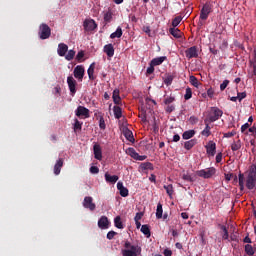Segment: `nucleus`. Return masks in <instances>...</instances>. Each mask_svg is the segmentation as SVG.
<instances>
[{"mask_svg":"<svg viewBox=\"0 0 256 256\" xmlns=\"http://www.w3.org/2000/svg\"><path fill=\"white\" fill-rule=\"evenodd\" d=\"M246 187L250 191H252V189H256V165L255 164L251 165L248 171V175L246 177Z\"/></svg>","mask_w":256,"mask_h":256,"instance_id":"f257e3e1","label":"nucleus"},{"mask_svg":"<svg viewBox=\"0 0 256 256\" xmlns=\"http://www.w3.org/2000/svg\"><path fill=\"white\" fill-rule=\"evenodd\" d=\"M211 13H213V2L208 1L203 5L202 9L200 10V21H207Z\"/></svg>","mask_w":256,"mask_h":256,"instance_id":"f03ea898","label":"nucleus"},{"mask_svg":"<svg viewBox=\"0 0 256 256\" xmlns=\"http://www.w3.org/2000/svg\"><path fill=\"white\" fill-rule=\"evenodd\" d=\"M125 250L122 251L123 256H137L139 253V247L131 245V242L126 241L124 244Z\"/></svg>","mask_w":256,"mask_h":256,"instance_id":"7ed1b4c3","label":"nucleus"},{"mask_svg":"<svg viewBox=\"0 0 256 256\" xmlns=\"http://www.w3.org/2000/svg\"><path fill=\"white\" fill-rule=\"evenodd\" d=\"M175 96L171 94L170 96H164L163 103L166 105L165 111L166 113H173L175 111V106L173 103H175Z\"/></svg>","mask_w":256,"mask_h":256,"instance_id":"20e7f679","label":"nucleus"},{"mask_svg":"<svg viewBox=\"0 0 256 256\" xmlns=\"http://www.w3.org/2000/svg\"><path fill=\"white\" fill-rule=\"evenodd\" d=\"M223 117V110L217 108V107H212L211 112L208 116V122L209 123H215V121H219V118Z\"/></svg>","mask_w":256,"mask_h":256,"instance_id":"39448f33","label":"nucleus"},{"mask_svg":"<svg viewBox=\"0 0 256 256\" xmlns=\"http://www.w3.org/2000/svg\"><path fill=\"white\" fill-rule=\"evenodd\" d=\"M38 35L42 40L49 39L51 37V27L46 23L40 24Z\"/></svg>","mask_w":256,"mask_h":256,"instance_id":"423d86ee","label":"nucleus"},{"mask_svg":"<svg viewBox=\"0 0 256 256\" xmlns=\"http://www.w3.org/2000/svg\"><path fill=\"white\" fill-rule=\"evenodd\" d=\"M215 173H217V169H215V167H210V168L198 170L196 172V175H198V177H203V179H211V177H213Z\"/></svg>","mask_w":256,"mask_h":256,"instance_id":"0eeeda50","label":"nucleus"},{"mask_svg":"<svg viewBox=\"0 0 256 256\" xmlns=\"http://www.w3.org/2000/svg\"><path fill=\"white\" fill-rule=\"evenodd\" d=\"M84 209H89V211H95L97 209V205L93 202V197L86 196L82 202Z\"/></svg>","mask_w":256,"mask_h":256,"instance_id":"6e6552de","label":"nucleus"},{"mask_svg":"<svg viewBox=\"0 0 256 256\" xmlns=\"http://www.w3.org/2000/svg\"><path fill=\"white\" fill-rule=\"evenodd\" d=\"M76 117L84 118V119H89V109L85 108L84 106H78L76 111H75Z\"/></svg>","mask_w":256,"mask_h":256,"instance_id":"1a4fd4ad","label":"nucleus"},{"mask_svg":"<svg viewBox=\"0 0 256 256\" xmlns=\"http://www.w3.org/2000/svg\"><path fill=\"white\" fill-rule=\"evenodd\" d=\"M187 59H197L199 57V51L197 46H192L185 51Z\"/></svg>","mask_w":256,"mask_h":256,"instance_id":"9d476101","label":"nucleus"},{"mask_svg":"<svg viewBox=\"0 0 256 256\" xmlns=\"http://www.w3.org/2000/svg\"><path fill=\"white\" fill-rule=\"evenodd\" d=\"M67 84L71 95H75V93H77V81L75 78H73V76H68Z\"/></svg>","mask_w":256,"mask_h":256,"instance_id":"9b49d317","label":"nucleus"},{"mask_svg":"<svg viewBox=\"0 0 256 256\" xmlns=\"http://www.w3.org/2000/svg\"><path fill=\"white\" fill-rule=\"evenodd\" d=\"M74 77L79 81H83V77H85V68L83 65H78L74 68Z\"/></svg>","mask_w":256,"mask_h":256,"instance_id":"f8f14e48","label":"nucleus"},{"mask_svg":"<svg viewBox=\"0 0 256 256\" xmlns=\"http://www.w3.org/2000/svg\"><path fill=\"white\" fill-rule=\"evenodd\" d=\"M205 147L207 155L210 157H215V154L217 153V144H215L213 141H209Z\"/></svg>","mask_w":256,"mask_h":256,"instance_id":"ddd939ff","label":"nucleus"},{"mask_svg":"<svg viewBox=\"0 0 256 256\" xmlns=\"http://www.w3.org/2000/svg\"><path fill=\"white\" fill-rule=\"evenodd\" d=\"M83 27L85 31H95L97 29V23L93 19L85 20Z\"/></svg>","mask_w":256,"mask_h":256,"instance_id":"4468645a","label":"nucleus"},{"mask_svg":"<svg viewBox=\"0 0 256 256\" xmlns=\"http://www.w3.org/2000/svg\"><path fill=\"white\" fill-rule=\"evenodd\" d=\"M93 151H94V158L97 159V161H101V159H103V151L101 150V145L94 144Z\"/></svg>","mask_w":256,"mask_h":256,"instance_id":"2eb2a0df","label":"nucleus"},{"mask_svg":"<svg viewBox=\"0 0 256 256\" xmlns=\"http://www.w3.org/2000/svg\"><path fill=\"white\" fill-rule=\"evenodd\" d=\"M109 218L107 216H101L98 220V227L99 229H109Z\"/></svg>","mask_w":256,"mask_h":256,"instance_id":"dca6fc26","label":"nucleus"},{"mask_svg":"<svg viewBox=\"0 0 256 256\" xmlns=\"http://www.w3.org/2000/svg\"><path fill=\"white\" fill-rule=\"evenodd\" d=\"M67 51H69V46H67V44L60 43L58 45L57 53L60 57H65V55H67Z\"/></svg>","mask_w":256,"mask_h":256,"instance_id":"f3484780","label":"nucleus"},{"mask_svg":"<svg viewBox=\"0 0 256 256\" xmlns=\"http://www.w3.org/2000/svg\"><path fill=\"white\" fill-rule=\"evenodd\" d=\"M117 189H118V191H120L121 197H129V189H127L123 185V182H118L117 183Z\"/></svg>","mask_w":256,"mask_h":256,"instance_id":"a211bd4d","label":"nucleus"},{"mask_svg":"<svg viewBox=\"0 0 256 256\" xmlns=\"http://www.w3.org/2000/svg\"><path fill=\"white\" fill-rule=\"evenodd\" d=\"M123 135L130 143H135V137H133V132L129 128H123Z\"/></svg>","mask_w":256,"mask_h":256,"instance_id":"6ab92c4d","label":"nucleus"},{"mask_svg":"<svg viewBox=\"0 0 256 256\" xmlns=\"http://www.w3.org/2000/svg\"><path fill=\"white\" fill-rule=\"evenodd\" d=\"M104 53H106L107 57H113L115 55V48L113 44H107L104 46Z\"/></svg>","mask_w":256,"mask_h":256,"instance_id":"aec40b11","label":"nucleus"},{"mask_svg":"<svg viewBox=\"0 0 256 256\" xmlns=\"http://www.w3.org/2000/svg\"><path fill=\"white\" fill-rule=\"evenodd\" d=\"M104 177H105L106 183L115 184L116 182L119 181V176H117V175L111 176V175L109 174V172H106L105 175H104Z\"/></svg>","mask_w":256,"mask_h":256,"instance_id":"412c9836","label":"nucleus"},{"mask_svg":"<svg viewBox=\"0 0 256 256\" xmlns=\"http://www.w3.org/2000/svg\"><path fill=\"white\" fill-rule=\"evenodd\" d=\"M119 89H114L112 99L115 105H121V96L119 95Z\"/></svg>","mask_w":256,"mask_h":256,"instance_id":"4be33fe9","label":"nucleus"},{"mask_svg":"<svg viewBox=\"0 0 256 256\" xmlns=\"http://www.w3.org/2000/svg\"><path fill=\"white\" fill-rule=\"evenodd\" d=\"M204 123L206 126L204 130L201 132V135H203L204 137H209L211 135V126H209V119H205Z\"/></svg>","mask_w":256,"mask_h":256,"instance_id":"5701e85b","label":"nucleus"},{"mask_svg":"<svg viewBox=\"0 0 256 256\" xmlns=\"http://www.w3.org/2000/svg\"><path fill=\"white\" fill-rule=\"evenodd\" d=\"M63 167V158L57 160L56 164L54 165V174L59 175L61 173V169Z\"/></svg>","mask_w":256,"mask_h":256,"instance_id":"b1692460","label":"nucleus"},{"mask_svg":"<svg viewBox=\"0 0 256 256\" xmlns=\"http://www.w3.org/2000/svg\"><path fill=\"white\" fill-rule=\"evenodd\" d=\"M169 33H170V35H172V37H175V39H181V37L183 35L181 30H179L178 28H170Z\"/></svg>","mask_w":256,"mask_h":256,"instance_id":"393cba45","label":"nucleus"},{"mask_svg":"<svg viewBox=\"0 0 256 256\" xmlns=\"http://www.w3.org/2000/svg\"><path fill=\"white\" fill-rule=\"evenodd\" d=\"M121 37H123V29H121V26H118L116 31L110 35V39H121Z\"/></svg>","mask_w":256,"mask_h":256,"instance_id":"a878e982","label":"nucleus"},{"mask_svg":"<svg viewBox=\"0 0 256 256\" xmlns=\"http://www.w3.org/2000/svg\"><path fill=\"white\" fill-rule=\"evenodd\" d=\"M164 61H167V56L157 57L151 60L150 63L154 65V67H157V65H162Z\"/></svg>","mask_w":256,"mask_h":256,"instance_id":"bb28decb","label":"nucleus"},{"mask_svg":"<svg viewBox=\"0 0 256 256\" xmlns=\"http://www.w3.org/2000/svg\"><path fill=\"white\" fill-rule=\"evenodd\" d=\"M197 145V139H191L189 141H186L184 143V148L187 150V151H191V149H193L194 146Z\"/></svg>","mask_w":256,"mask_h":256,"instance_id":"cd10ccee","label":"nucleus"},{"mask_svg":"<svg viewBox=\"0 0 256 256\" xmlns=\"http://www.w3.org/2000/svg\"><path fill=\"white\" fill-rule=\"evenodd\" d=\"M111 21H113V12L108 10L107 12H104V23L107 25L108 23H111Z\"/></svg>","mask_w":256,"mask_h":256,"instance_id":"c85d7f7f","label":"nucleus"},{"mask_svg":"<svg viewBox=\"0 0 256 256\" xmlns=\"http://www.w3.org/2000/svg\"><path fill=\"white\" fill-rule=\"evenodd\" d=\"M87 73H88V77H89L90 81H94L95 76L93 74L95 73V63H92L89 66Z\"/></svg>","mask_w":256,"mask_h":256,"instance_id":"c756f323","label":"nucleus"},{"mask_svg":"<svg viewBox=\"0 0 256 256\" xmlns=\"http://www.w3.org/2000/svg\"><path fill=\"white\" fill-rule=\"evenodd\" d=\"M142 171H153V164L151 162H144L140 165Z\"/></svg>","mask_w":256,"mask_h":256,"instance_id":"7c9ffc66","label":"nucleus"},{"mask_svg":"<svg viewBox=\"0 0 256 256\" xmlns=\"http://www.w3.org/2000/svg\"><path fill=\"white\" fill-rule=\"evenodd\" d=\"M141 233L145 235L147 238L151 237V229L149 228V225L144 224L141 226Z\"/></svg>","mask_w":256,"mask_h":256,"instance_id":"2f4dec72","label":"nucleus"},{"mask_svg":"<svg viewBox=\"0 0 256 256\" xmlns=\"http://www.w3.org/2000/svg\"><path fill=\"white\" fill-rule=\"evenodd\" d=\"M195 137V130H187L182 134V139L188 140Z\"/></svg>","mask_w":256,"mask_h":256,"instance_id":"473e14b6","label":"nucleus"},{"mask_svg":"<svg viewBox=\"0 0 256 256\" xmlns=\"http://www.w3.org/2000/svg\"><path fill=\"white\" fill-rule=\"evenodd\" d=\"M244 251H245L246 255H249V256L255 255V250L253 249V246L251 244H246L244 246Z\"/></svg>","mask_w":256,"mask_h":256,"instance_id":"72a5a7b5","label":"nucleus"},{"mask_svg":"<svg viewBox=\"0 0 256 256\" xmlns=\"http://www.w3.org/2000/svg\"><path fill=\"white\" fill-rule=\"evenodd\" d=\"M113 111H114L115 119H121V117H123V111L121 110V107L114 106Z\"/></svg>","mask_w":256,"mask_h":256,"instance_id":"f704fd0d","label":"nucleus"},{"mask_svg":"<svg viewBox=\"0 0 256 256\" xmlns=\"http://www.w3.org/2000/svg\"><path fill=\"white\" fill-rule=\"evenodd\" d=\"M156 217L158 219H163V205L161 203L157 204Z\"/></svg>","mask_w":256,"mask_h":256,"instance_id":"c9c22d12","label":"nucleus"},{"mask_svg":"<svg viewBox=\"0 0 256 256\" xmlns=\"http://www.w3.org/2000/svg\"><path fill=\"white\" fill-rule=\"evenodd\" d=\"M83 127V123L80 122L78 119L74 120V125H73V130L75 133H77V131H81Z\"/></svg>","mask_w":256,"mask_h":256,"instance_id":"e433bc0d","label":"nucleus"},{"mask_svg":"<svg viewBox=\"0 0 256 256\" xmlns=\"http://www.w3.org/2000/svg\"><path fill=\"white\" fill-rule=\"evenodd\" d=\"M238 181H239L240 191H243V189H245V176L240 173L238 175Z\"/></svg>","mask_w":256,"mask_h":256,"instance_id":"4c0bfd02","label":"nucleus"},{"mask_svg":"<svg viewBox=\"0 0 256 256\" xmlns=\"http://www.w3.org/2000/svg\"><path fill=\"white\" fill-rule=\"evenodd\" d=\"M114 225L115 227H117V229H123V222L121 221V216H116L114 218Z\"/></svg>","mask_w":256,"mask_h":256,"instance_id":"58836bf2","label":"nucleus"},{"mask_svg":"<svg viewBox=\"0 0 256 256\" xmlns=\"http://www.w3.org/2000/svg\"><path fill=\"white\" fill-rule=\"evenodd\" d=\"M232 151H239L241 149V140L234 141L231 145Z\"/></svg>","mask_w":256,"mask_h":256,"instance_id":"ea45409f","label":"nucleus"},{"mask_svg":"<svg viewBox=\"0 0 256 256\" xmlns=\"http://www.w3.org/2000/svg\"><path fill=\"white\" fill-rule=\"evenodd\" d=\"M127 155H130V157H132V159H135L136 157H138V153L137 151H135V148H128L126 150Z\"/></svg>","mask_w":256,"mask_h":256,"instance_id":"a19ab883","label":"nucleus"},{"mask_svg":"<svg viewBox=\"0 0 256 256\" xmlns=\"http://www.w3.org/2000/svg\"><path fill=\"white\" fill-rule=\"evenodd\" d=\"M75 58V50H69L67 55L65 56L66 61H73Z\"/></svg>","mask_w":256,"mask_h":256,"instance_id":"79ce46f5","label":"nucleus"},{"mask_svg":"<svg viewBox=\"0 0 256 256\" xmlns=\"http://www.w3.org/2000/svg\"><path fill=\"white\" fill-rule=\"evenodd\" d=\"M191 97H193V91L191 90L190 87H187L186 93L184 95V99H185V101H189V99H191Z\"/></svg>","mask_w":256,"mask_h":256,"instance_id":"37998d69","label":"nucleus"},{"mask_svg":"<svg viewBox=\"0 0 256 256\" xmlns=\"http://www.w3.org/2000/svg\"><path fill=\"white\" fill-rule=\"evenodd\" d=\"M181 21H183V17H181V16L175 17V18L172 20V27H173V28H176V27L179 25V23H181Z\"/></svg>","mask_w":256,"mask_h":256,"instance_id":"c03bdc74","label":"nucleus"},{"mask_svg":"<svg viewBox=\"0 0 256 256\" xmlns=\"http://www.w3.org/2000/svg\"><path fill=\"white\" fill-rule=\"evenodd\" d=\"M164 189L167 193V195H169V197H172L173 196V185H164Z\"/></svg>","mask_w":256,"mask_h":256,"instance_id":"a18cd8bd","label":"nucleus"},{"mask_svg":"<svg viewBox=\"0 0 256 256\" xmlns=\"http://www.w3.org/2000/svg\"><path fill=\"white\" fill-rule=\"evenodd\" d=\"M189 81L193 87H199V80H197V77L195 76H190Z\"/></svg>","mask_w":256,"mask_h":256,"instance_id":"49530a36","label":"nucleus"},{"mask_svg":"<svg viewBox=\"0 0 256 256\" xmlns=\"http://www.w3.org/2000/svg\"><path fill=\"white\" fill-rule=\"evenodd\" d=\"M83 57H85V52L81 50L76 55V60L78 61V63H81L83 61Z\"/></svg>","mask_w":256,"mask_h":256,"instance_id":"de8ad7c7","label":"nucleus"},{"mask_svg":"<svg viewBox=\"0 0 256 256\" xmlns=\"http://www.w3.org/2000/svg\"><path fill=\"white\" fill-rule=\"evenodd\" d=\"M182 179H183L184 181H188V183H193V181H195V180L193 179V177H192L191 175H189V174H183V175H182Z\"/></svg>","mask_w":256,"mask_h":256,"instance_id":"09e8293b","label":"nucleus"},{"mask_svg":"<svg viewBox=\"0 0 256 256\" xmlns=\"http://www.w3.org/2000/svg\"><path fill=\"white\" fill-rule=\"evenodd\" d=\"M99 127L103 131H105V129L107 127L106 124H105V118H103V116H101L100 119H99Z\"/></svg>","mask_w":256,"mask_h":256,"instance_id":"8fccbe9b","label":"nucleus"},{"mask_svg":"<svg viewBox=\"0 0 256 256\" xmlns=\"http://www.w3.org/2000/svg\"><path fill=\"white\" fill-rule=\"evenodd\" d=\"M155 72V66L150 62V66L147 68L146 73L147 75H151Z\"/></svg>","mask_w":256,"mask_h":256,"instance_id":"3c124183","label":"nucleus"},{"mask_svg":"<svg viewBox=\"0 0 256 256\" xmlns=\"http://www.w3.org/2000/svg\"><path fill=\"white\" fill-rule=\"evenodd\" d=\"M164 83H165V85H167V86L171 85V83H173V76H172V75L167 76V77L165 78V80H164Z\"/></svg>","mask_w":256,"mask_h":256,"instance_id":"603ef678","label":"nucleus"},{"mask_svg":"<svg viewBox=\"0 0 256 256\" xmlns=\"http://www.w3.org/2000/svg\"><path fill=\"white\" fill-rule=\"evenodd\" d=\"M222 230L224 231V235L222 236V239L224 240L229 239V231L227 230V227L222 226Z\"/></svg>","mask_w":256,"mask_h":256,"instance_id":"864d4df0","label":"nucleus"},{"mask_svg":"<svg viewBox=\"0 0 256 256\" xmlns=\"http://www.w3.org/2000/svg\"><path fill=\"white\" fill-rule=\"evenodd\" d=\"M228 85H229V80H224L223 83L220 84V90L225 91Z\"/></svg>","mask_w":256,"mask_h":256,"instance_id":"5fc2aeb1","label":"nucleus"},{"mask_svg":"<svg viewBox=\"0 0 256 256\" xmlns=\"http://www.w3.org/2000/svg\"><path fill=\"white\" fill-rule=\"evenodd\" d=\"M115 235H117V232H115V231H109L108 233H107V239H109V241H111V239H114V237H115Z\"/></svg>","mask_w":256,"mask_h":256,"instance_id":"6e6d98bb","label":"nucleus"},{"mask_svg":"<svg viewBox=\"0 0 256 256\" xmlns=\"http://www.w3.org/2000/svg\"><path fill=\"white\" fill-rule=\"evenodd\" d=\"M141 219H143V212L136 213L134 221H141Z\"/></svg>","mask_w":256,"mask_h":256,"instance_id":"4d7b16f0","label":"nucleus"},{"mask_svg":"<svg viewBox=\"0 0 256 256\" xmlns=\"http://www.w3.org/2000/svg\"><path fill=\"white\" fill-rule=\"evenodd\" d=\"M90 173H93L94 175L99 173V167L97 166H91L90 167Z\"/></svg>","mask_w":256,"mask_h":256,"instance_id":"13d9d810","label":"nucleus"},{"mask_svg":"<svg viewBox=\"0 0 256 256\" xmlns=\"http://www.w3.org/2000/svg\"><path fill=\"white\" fill-rule=\"evenodd\" d=\"M249 127H251V125L249 123H245L241 126V131L242 133H245V131H247V129H249Z\"/></svg>","mask_w":256,"mask_h":256,"instance_id":"bf43d9fd","label":"nucleus"},{"mask_svg":"<svg viewBox=\"0 0 256 256\" xmlns=\"http://www.w3.org/2000/svg\"><path fill=\"white\" fill-rule=\"evenodd\" d=\"M223 161V154L220 152L216 155V163H221Z\"/></svg>","mask_w":256,"mask_h":256,"instance_id":"052dcab7","label":"nucleus"},{"mask_svg":"<svg viewBox=\"0 0 256 256\" xmlns=\"http://www.w3.org/2000/svg\"><path fill=\"white\" fill-rule=\"evenodd\" d=\"M207 95L210 97V99H213V95H215V92L213 91V88H209L207 90Z\"/></svg>","mask_w":256,"mask_h":256,"instance_id":"680f3d73","label":"nucleus"},{"mask_svg":"<svg viewBox=\"0 0 256 256\" xmlns=\"http://www.w3.org/2000/svg\"><path fill=\"white\" fill-rule=\"evenodd\" d=\"M245 97H247V94L245 92L238 93L239 101H243V99H245Z\"/></svg>","mask_w":256,"mask_h":256,"instance_id":"e2e57ef3","label":"nucleus"},{"mask_svg":"<svg viewBox=\"0 0 256 256\" xmlns=\"http://www.w3.org/2000/svg\"><path fill=\"white\" fill-rule=\"evenodd\" d=\"M145 159H147V156L146 155H139L138 154V157L135 158L136 161H145Z\"/></svg>","mask_w":256,"mask_h":256,"instance_id":"0e129e2a","label":"nucleus"},{"mask_svg":"<svg viewBox=\"0 0 256 256\" xmlns=\"http://www.w3.org/2000/svg\"><path fill=\"white\" fill-rule=\"evenodd\" d=\"M235 134H236L235 131L227 132V133L224 134V137H227V138L235 137Z\"/></svg>","mask_w":256,"mask_h":256,"instance_id":"69168bd1","label":"nucleus"},{"mask_svg":"<svg viewBox=\"0 0 256 256\" xmlns=\"http://www.w3.org/2000/svg\"><path fill=\"white\" fill-rule=\"evenodd\" d=\"M171 255H173V252L171 250L169 249L164 250V256H171Z\"/></svg>","mask_w":256,"mask_h":256,"instance_id":"338daca9","label":"nucleus"},{"mask_svg":"<svg viewBox=\"0 0 256 256\" xmlns=\"http://www.w3.org/2000/svg\"><path fill=\"white\" fill-rule=\"evenodd\" d=\"M180 139H181V136H179V134H176L173 136L174 143H177L178 141H180Z\"/></svg>","mask_w":256,"mask_h":256,"instance_id":"774afa93","label":"nucleus"}]
</instances>
